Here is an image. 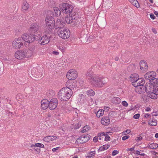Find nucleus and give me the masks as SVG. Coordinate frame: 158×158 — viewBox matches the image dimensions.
<instances>
[{"mask_svg":"<svg viewBox=\"0 0 158 158\" xmlns=\"http://www.w3.org/2000/svg\"><path fill=\"white\" fill-rule=\"evenodd\" d=\"M73 92L71 89L64 87L59 91L58 97L61 101H66L70 98Z\"/></svg>","mask_w":158,"mask_h":158,"instance_id":"f257e3e1","label":"nucleus"},{"mask_svg":"<svg viewBox=\"0 0 158 158\" xmlns=\"http://www.w3.org/2000/svg\"><path fill=\"white\" fill-rule=\"evenodd\" d=\"M57 20L56 23V25L58 28H60L58 30V34L59 36L64 39L68 38L70 36V31L68 29L62 28L63 24L61 23L60 20Z\"/></svg>","mask_w":158,"mask_h":158,"instance_id":"f03ea898","label":"nucleus"},{"mask_svg":"<svg viewBox=\"0 0 158 158\" xmlns=\"http://www.w3.org/2000/svg\"><path fill=\"white\" fill-rule=\"evenodd\" d=\"M90 82L91 85L98 87H102L108 82V79L106 77L96 76L92 79Z\"/></svg>","mask_w":158,"mask_h":158,"instance_id":"7ed1b4c3","label":"nucleus"},{"mask_svg":"<svg viewBox=\"0 0 158 158\" xmlns=\"http://www.w3.org/2000/svg\"><path fill=\"white\" fill-rule=\"evenodd\" d=\"M45 23L46 33L50 34L52 33L55 25L54 19L52 16H48L45 19Z\"/></svg>","mask_w":158,"mask_h":158,"instance_id":"20e7f679","label":"nucleus"},{"mask_svg":"<svg viewBox=\"0 0 158 158\" xmlns=\"http://www.w3.org/2000/svg\"><path fill=\"white\" fill-rule=\"evenodd\" d=\"M59 7L61 11L65 14L72 12L73 6L67 3H63L60 5Z\"/></svg>","mask_w":158,"mask_h":158,"instance_id":"39448f33","label":"nucleus"},{"mask_svg":"<svg viewBox=\"0 0 158 158\" xmlns=\"http://www.w3.org/2000/svg\"><path fill=\"white\" fill-rule=\"evenodd\" d=\"M78 19V18L75 12H72L69 14V17H66L65 18V21L67 23H76L75 20H77Z\"/></svg>","mask_w":158,"mask_h":158,"instance_id":"423d86ee","label":"nucleus"},{"mask_svg":"<svg viewBox=\"0 0 158 158\" xmlns=\"http://www.w3.org/2000/svg\"><path fill=\"white\" fill-rule=\"evenodd\" d=\"M77 77V72L74 69L70 70L66 74L67 78L70 80H74Z\"/></svg>","mask_w":158,"mask_h":158,"instance_id":"0eeeda50","label":"nucleus"},{"mask_svg":"<svg viewBox=\"0 0 158 158\" xmlns=\"http://www.w3.org/2000/svg\"><path fill=\"white\" fill-rule=\"evenodd\" d=\"M89 139L88 135H83L78 138L75 142L77 144H82L87 142Z\"/></svg>","mask_w":158,"mask_h":158,"instance_id":"6e6552de","label":"nucleus"},{"mask_svg":"<svg viewBox=\"0 0 158 158\" xmlns=\"http://www.w3.org/2000/svg\"><path fill=\"white\" fill-rule=\"evenodd\" d=\"M23 45V43L21 39L18 38L15 39L12 43V46L15 49H19Z\"/></svg>","mask_w":158,"mask_h":158,"instance_id":"1a4fd4ad","label":"nucleus"},{"mask_svg":"<svg viewBox=\"0 0 158 158\" xmlns=\"http://www.w3.org/2000/svg\"><path fill=\"white\" fill-rule=\"evenodd\" d=\"M58 101L57 98H53L49 102V109L50 110L55 109L57 106Z\"/></svg>","mask_w":158,"mask_h":158,"instance_id":"9d476101","label":"nucleus"},{"mask_svg":"<svg viewBox=\"0 0 158 158\" xmlns=\"http://www.w3.org/2000/svg\"><path fill=\"white\" fill-rule=\"evenodd\" d=\"M135 87V91L138 93L142 94L146 91V88L143 85Z\"/></svg>","mask_w":158,"mask_h":158,"instance_id":"9b49d317","label":"nucleus"},{"mask_svg":"<svg viewBox=\"0 0 158 158\" xmlns=\"http://www.w3.org/2000/svg\"><path fill=\"white\" fill-rule=\"evenodd\" d=\"M66 85L65 88L70 89H74L77 86V82L76 80L67 81L66 83Z\"/></svg>","mask_w":158,"mask_h":158,"instance_id":"f8f14e48","label":"nucleus"},{"mask_svg":"<svg viewBox=\"0 0 158 158\" xmlns=\"http://www.w3.org/2000/svg\"><path fill=\"white\" fill-rule=\"evenodd\" d=\"M156 73L154 71H152L146 73L144 75V77L146 79L150 80L156 77Z\"/></svg>","mask_w":158,"mask_h":158,"instance_id":"ddd939ff","label":"nucleus"},{"mask_svg":"<svg viewBox=\"0 0 158 158\" xmlns=\"http://www.w3.org/2000/svg\"><path fill=\"white\" fill-rule=\"evenodd\" d=\"M40 28V27L38 24L34 23L30 25L29 30L31 32L35 33L38 31Z\"/></svg>","mask_w":158,"mask_h":158,"instance_id":"4468645a","label":"nucleus"},{"mask_svg":"<svg viewBox=\"0 0 158 158\" xmlns=\"http://www.w3.org/2000/svg\"><path fill=\"white\" fill-rule=\"evenodd\" d=\"M16 58L18 59H21L24 57V54L23 50H19L16 51L15 54Z\"/></svg>","mask_w":158,"mask_h":158,"instance_id":"2eb2a0df","label":"nucleus"},{"mask_svg":"<svg viewBox=\"0 0 158 158\" xmlns=\"http://www.w3.org/2000/svg\"><path fill=\"white\" fill-rule=\"evenodd\" d=\"M50 41V37L46 35L43 36L40 40V44L44 45L48 44Z\"/></svg>","mask_w":158,"mask_h":158,"instance_id":"dca6fc26","label":"nucleus"},{"mask_svg":"<svg viewBox=\"0 0 158 158\" xmlns=\"http://www.w3.org/2000/svg\"><path fill=\"white\" fill-rule=\"evenodd\" d=\"M87 78L89 80L90 82H91L92 79L94 78L96 76L94 73L93 71L91 69H89L88 71L86 74Z\"/></svg>","mask_w":158,"mask_h":158,"instance_id":"f3484780","label":"nucleus"},{"mask_svg":"<svg viewBox=\"0 0 158 158\" xmlns=\"http://www.w3.org/2000/svg\"><path fill=\"white\" fill-rule=\"evenodd\" d=\"M41 108L43 110H45L48 106L49 107V101L46 99H44L42 100L41 102Z\"/></svg>","mask_w":158,"mask_h":158,"instance_id":"a211bd4d","label":"nucleus"},{"mask_svg":"<svg viewBox=\"0 0 158 158\" xmlns=\"http://www.w3.org/2000/svg\"><path fill=\"white\" fill-rule=\"evenodd\" d=\"M145 83L144 79L141 78H139L137 81L133 83V85L134 87H136L139 85H142Z\"/></svg>","mask_w":158,"mask_h":158,"instance_id":"6ab92c4d","label":"nucleus"},{"mask_svg":"<svg viewBox=\"0 0 158 158\" xmlns=\"http://www.w3.org/2000/svg\"><path fill=\"white\" fill-rule=\"evenodd\" d=\"M101 122L103 125L107 126L110 123V121L109 117L106 116L103 117L101 120Z\"/></svg>","mask_w":158,"mask_h":158,"instance_id":"aec40b11","label":"nucleus"},{"mask_svg":"<svg viewBox=\"0 0 158 158\" xmlns=\"http://www.w3.org/2000/svg\"><path fill=\"white\" fill-rule=\"evenodd\" d=\"M140 69L141 70L145 71L148 69V67L147 63L144 61H141L140 62Z\"/></svg>","mask_w":158,"mask_h":158,"instance_id":"412c9836","label":"nucleus"},{"mask_svg":"<svg viewBox=\"0 0 158 158\" xmlns=\"http://www.w3.org/2000/svg\"><path fill=\"white\" fill-rule=\"evenodd\" d=\"M58 136H47L45 137L43 140L44 141L47 142H48L51 141L55 140L56 139L58 138Z\"/></svg>","mask_w":158,"mask_h":158,"instance_id":"4be33fe9","label":"nucleus"},{"mask_svg":"<svg viewBox=\"0 0 158 158\" xmlns=\"http://www.w3.org/2000/svg\"><path fill=\"white\" fill-rule=\"evenodd\" d=\"M24 54V57L29 58L31 57L34 52L33 50H23Z\"/></svg>","mask_w":158,"mask_h":158,"instance_id":"5701e85b","label":"nucleus"},{"mask_svg":"<svg viewBox=\"0 0 158 158\" xmlns=\"http://www.w3.org/2000/svg\"><path fill=\"white\" fill-rule=\"evenodd\" d=\"M131 81V82L132 84L133 85V83L135 82L139 78V75L136 73L132 74L130 76Z\"/></svg>","mask_w":158,"mask_h":158,"instance_id":"b1692460","label":"nucleus"},{"mask_svg":"<svg viewBox=\"0 0 158 158\" xmlns=\"http://www.w3.org/2000/svg\"><path fill=\"white\" fill-rule=\"evenodd\" d=\"M121 99L118 97H114L112 100V102L114 104H117L120 103L121 102Z\"/></svg>","mask_w":158,"mask_h":158,"instance_id":"393cba45","label":"nucleus"},{"mask_svg":"<svg viewBox=\"0 0 158 158\" xmlns=\"http://www.w3.org/2000/svg\"><path fill=\"white\" fill-rule=\"evenodd\" d=\"M29 37L28 38L29 41H27V42L28 43H32L36 39V38L35 37L34 35L32 34H29Z\"/></svg>","mask_w":158,"mask_h":158,"instance_id":"a878e982","label":"nucleus"},{"mask_svg":"<svg viewBox=\"0 0 158 158\" xmlns=\"http://www.w3.org/2000/svg\"><path fill=\"white\" fill-rule=\"evenodd\" d=\"M53 10H54V14L56 16H58L60 15L61 11L58 7H54Z\"/></svg>","mask_w":158,"mask_h":158,"instance_id":"bb28decb","label":"nucleus"},{"mask_svg":"<svg viewBox=\"0 0 158 158\" xmlns=\"http://www.w3.org/2000/svg\"><path fill=\"white\" fill-rule=\"evenodd\" d=\"M29 7V5L26 2H23L22 6V9L25 10H27Z\"/></svg>","mask_w":158,"mask_h":158,"instance_id":"cd10ccee","label":"nucleus"},{"mask_svg":"<svg viewBox=\"0 0 158 158\" xmlns=\"http://www.w3.org/2000/svg\"><path fill=\"white\" fill-rule=\"evenodd\" d=\"M104 113V110H100L97 112L96 115L97 117H99L102 116Z\"/></svg>","mask_w":158,"mask_h":158,"instance_id":"c85d7f7f","label":"nucleus"},{"mask_svg":"<svg viewBox=\"0 0 158 158\" xmlns=\"http://www.w3.org/2000/svg\"><path fill=\"white\" fill-rule=\"evenodd\" d=\"M157 94L153 91L150 93L149 97L152 99H156L157 97Z\"/></svg>","mask_w":158,"mask_h":158,"instance_id":"c756f323","label":"nucleus"},{"mask_svg":"<svg viewBox=\"0 0 158 158\" xmlns=\"http://www.w3.org/2000/svg\"><path fill=\"white\" fill-rule=\"evenodd\" d=\"M38 69L36 68H33L31 70V73L32 75H35V74L38 76H39L40 75L39 74V73L38 72Z\"/></svg>","mask_w":158,"mask_h":158,"instance_id":"7c9ffc66","label":"nucleus"},{"mask_svg":"<svg viewBox=\"0 0 158 158\" xmlns=\"http://www.w3.org/2000/svg\"><path fill=\"white\" fill-rule=\"evenodd\" d=\"M29 37V34H24L22 35V38L26 42L29 41L28 38Z\"/></svg>","mask_w":158,"mask_h":158,"instance_id":"2f4dec72","label":"nucleus"},{"mask_svg":"<svg viewBox=\"0 0 158 158\" xmlns=\"http://www.w3.org/2000/svg\"><path fill=\"white\" fill-rule=\"evenodd\" d=\"M158 147V144L156 143L151 144L148 146V148L152 149H155Z\"/></svg>","mask_w":158,"mask_h":158,"instance_id":"473e14b6","label":"nucleus"},{"mask_svg":"<svg viewBox=\"0 0 158 158\" xmlns=\"http://www.w3.org/2000/svg\"><path fill=\"white\" fill-rule=\"evenodd\" d=\"M90 129V127L87 125L85 126L82 130V133L86 132L89 131Z\"/></svg>","mask_w":158,"mask_h":158,"instance_id":"72a5a7b5","label":"nucleus"},{"mask_svg":"<svg viewBox=\"0 0 158 158\" xmlns=\"http://www.w3.org/2000/svg\"><path fill=\"white\" fill-rule=\"evenodd\" d=\"M87 94L89 96H92L94 95L95 92L93 90L90 89L87 91Z\"/></svg>","mask_w":158,"mask_h":158,"instance_id":"f704fd0d","label":"nucleus"},{"mask_svg":"<svg viewBox=\"0 0 158 158\" xmlns=\"http://www.w3.org/2000/svg\"><path fill=\"white\" fill-rule=\"evenodd\" d=\"M149 124L152 126H156L157 124V123L156 120L153 121L152 120H150L148 123Z\"/></svg>","mask_w":158,"mask_h":158,"instance_id":"c9c22d12","label":"nucleus"},{"mask_svg":"<svg viewBox=\"0 0 158 158\" xmlns=\"http://www.w3.org/2000/svg\"><path fill=\"white\" fill-rule=\"evenodd\" d=\"M31 147L32 149H34L36 151L38 152L39 153L40 152V148H37V147H36V146L35 145V144H32V145Z\"/></svg>","mask_w":158,"mask_h":158,"instance_id":"e433bc0d","label":"nucleus"},{"mask_svg":"<svg viewBox=\"0 0 158 158\" xmlns=\"http://www.w3.org/2000/svg\"><path fill=\"white\" fill-rule=\"evenodd\" d=\"M158 78H154L152 79L151 80H150V81L151 83H156V84H158Z\"/></svg>","mask_w":158,"mask_h":158,"instance_id":"4c0bfd02","label":"nucleus"},{"mask_svg":"<svg viewBox=\"0 0 158 158\" xmlns=\"http://www.w3.org/2000/svg\"><path fill=\"white\" fill-rule=\"evenodd\" d=\"M47 94L49 96H52L54 95V92L52 90H49L47 92Z\"/></svg>","mask_w":158,"mask_h":158,"instance_id":"58836bf2","label":"nucleus"},{"mask_svg":"<svg viewBox=\"0 0 158 158\" xmlns=\"http://www.w3.org/2000/svg\"><path fill=\"white\" fill-rule=\"evenodd\" d=\"M153 91L158 94V85L153 87Z\"/></svg>","mask_w":158,"mask_h":158,"instance_id":"ea45409f","label":"nucleus"},{"mask_svg":"<svg viewBox=\"0 0 158 158\" xmlns=\"http://www.w3.org/2000/svg\"><path fill=\"white\" fill-rule=\"evenodd\" d=\"M116 114L115 111H111L110 112L109 116L110 117H113L116 115Z\"/></svg>","mask_w":158,"mask_h":158,"instance_id":"a19ab883","label":"nucleus"},{"mask_svg":"<svg viewBox=\"0 0 158 158\" xmlns=\"http://www.w3.org/2000/svg\"><path fill=\"white\" fill-rule=\"evenodd\" d=\"M141 134L137 136V137L136 138L135 140L137 141H139L141 140L142 139V137L141 136Z\"/></svg>","mask_w":158,"mask_h":158,"instance_id":"79ce46f5","label":"nucleus"},{"mask_svg":"<svg viewBox=\"0 0 158 158\" xmlns=\"http://www.w3.org/2000/svg\"><path fill=\"white\" fill-rule=\"evenodd\" d=\"M35 144L36 147H39L41 148H44V145L42 143H37Z\"/></svg>","mask_w":158,"mask_h":158,"instance_id":"37998d69","label":"nucleus"},{"mask_svg":"<svg viewBox=\"0 0 158 158\" xmlns=\"http://www.w3.org/2000/svg\"><path fill=\"white\" fill-rule=\"evenodd\" d=\"M95 154V152L94 151H92L89 152V154L88 155V156L89 157H91L94 155Z\"/></svg>","mask_w":158,"mask_h":158,"instance_id":"c03bdc74","label":"nucleus"},{"mask_svg":"<svg viewBox=\"0 0 158 158\" xmlns=\"http://www.w3.org/2000/svg\"><path fill=\"white\" fill-rule=\"evenodd\" d=\"M129 1L132 3L133 4H135V6L137 7V5H136V3L137 2V0H129Z\"/></svg>","mask_w":158,"mask_h":158,"instance_id":"a18cd8bd","label":"nucleus"},{"mask_svg":"<svg viewBox=\"0 0 158 158\" xmlns=\"http://www.w3.org/2000/svg\"><path fill=\"white\" fill-rule=\"evenodd\" d=\"M131 132V131L130 130L127 129L125 131H124L123 132V135H126L127 134H129Z\"/></svg>","mask_w":158,"mask_h":158,"instance_id":"49530a36","label":"nucleus"},{"mask_svg":"<svg viewBox=\"0 0 158 158\" xmlns=\"http://www.w3.org/2000/svg\"><path fill=\"white\" fill-rule=\"evenodd\" d=\"M119 152L117 150H114L112 152V155L113 156H115L116 154L118 153Z\"/></svg>","mask_w":158,"mask_h":158,"instance_id":"de8ad7c7","label":"nucleus"},{"mask_svg":"<svg viewBox=\"0 0 158 158\" xmlns=\"http://www.w3.org/2000/svg\"><path fill=\"white\" fill-rule=\"evenodd\" d=\"M122 104L124 106L127 107L128 106V104L126 101H123L122 102Z\"/></svg>","mask_w":158,"mask_h":158,"instance_id":"09e8293b","label":"nucleus"},{"mask_svg":"<svg viewBox=\"0 0 158 158\" xmlns=\"http://www.w3.org/2000/svg\"><path fill=\"white\" fill-rule=\"evenodd\" d=\"M140 116V114H136L134 115L133 118L135 119H137L139 118Z\"/></svg>","mask_w":158,"mask_h":158,"instance_id":"8fccbe9b","label":"nucleus"},{"mask_svg":"<svg viewBox=\"0 0 158 158\" xmlns=\"http://www.w3.org/2000/svg\"><path fill=\"white\" fill-rule=\"evenodd\" d=\"M105 135V133L104 132H102L101 133H99L98 135V137H103Z\"/></svg>","mask_w":158,"mask_h":158,"instance_id":"3c124183","label":"nucleus"},{"mask_svg":"<svg viewBox=\"0 0 158 158\" xmlns=\"http://www.w3.org/2000/svg\"><path fill=\"white\" fill-rule=\"evenodd\" d=\"M130 136L129 135H125L123 136L122 137V140H125L126 139H128L129 138Z\"/></svg>","mask_w":158,"mask_h":158,"instance_id":"603ef678","label":"nucleus"},{"mask_svg":"<svg viewBox=\"0 0 158 158\" xmlns=\"http://www.w3.org/2000/svg\"><path fill=\"white\" fill-rule=\"evenodd\" d=\"M103 146L104 147V150L107 149L110 147V146L108 144L104 145H103Z\"/></svg>","mask_w":158,"mask_h":158,"instance_id":"864d4df0","label":"nucleus"},{"mask_svg":"<svg viewBox=\"0 0 158 158\" xmlns=\"http://www.w3.org/2000/svg\"><path fill=\"white\" fill-rule=\"evenodd\" d=\"M110 138L109 136L107 135L105 138V140L106 141H109L110 140Z\"/></svg>","mask_w":158,"mask_h":158,"instance_id":"5fc2aeb1","label":"nucleus"},{"mask_svg":"<svg viewBox=\"0 0 158 158\" xmlns=\"http://www.w3.org/2000/svg\"><path fill=\"white\" fill-rule=\"evenodd\" d=\"M98 136H95L94 138V139H93L94 141V142H97L98 141Z\"/></svg>","mask_w":158,"mask_h":158,"instance_id":"6e6d98bb","label":"nucleus"},{"mask_svg":"<svg viewBox=\"0 0 158 158\" xmlns=\"http://www.w3.org/2000/svg\"><path fill=\"white\" fill-rule=\"evenodd\" d=\"M150 17L152 19H155V16L153 14H150Z\"/></svg>","mask_w":158,"mask_h":158,"instance_id":"4d7b16f0","label":"nucleus"},{"mask_svg":"<svg viewBox=\"0 0 158 158\" xmlns=\"http://www.w3.org/2000/svg\"><path fill=\"white\" fill-rule=\"evenodd\" d=\"M134 147L132 148H127V151H130L132 152L133 151H134Z\"/></svg>","mask_w":158,"mask_h":158,"instance_id":"13d9d810","label":"nucleus"},{"mask_svg":"<svg viewBox=\"0 0 158 158\" xmlns=\"http://www.w3.org/2000/svg\"><path fill=\"white\" fill-rule=\"evenodd\" d=\"M98 151H103L104 150H105L104 149V147H103V146H101L100 148H99V149L98 150Z\"/></svg>","mask_w":158,"mask_h":158,"instance_id":"bf43d9fd","label":"nucleus"},{"mask_svg":"<svg viewBox=\"0 0 158 158\" xmlns=\"http://www.w3.org/2000/svg\"><path fill=\"white\" fill-rule=\"evenodd\" d=\"M152 31L154 33L156 34L157 33L156 31L155 28H152Z\"/></svg>","mask_w":158,"mask_h":158,"instance_id":"052dcab7","label":"nucleus"},{"mask_svg":"<svg viewBox=\"0 0 158 158\" xmlns=\"http://www.w3.org/2000/svg\"><path fill=\"white\" fill-rule=\"evenodd\" d=\"M52 53L53 54L55 55H58L59 54V52H56V51H53L52 52Z\"/></svg>","mask_w":158,"mask_h":158,"instance_id":"680f3d73","label":"nucleus"},{"mask_svg":"<svg viewBox=\"0 0 158 158\" xmlns=\"http://www.w3.org/2000/svg\"><path fill=\"white\" fill-rule=\"evenodd\" d=\"M109 108L108 107L105 106L104 107V110H106V111H108L109 110Z\"/></svg>","mask_w":158,"mask_h":158,"instance_id":"e2e57ef3","label":"nucleus"},{"mask_svg":"<svg viewBox=\"0 0 158 158\" xmlns=\"http://www.w3.org/2000/svg\"><path fill=\"white\" fill-rule=\"evenodd\" d=\"M150 115V114H146L144 115V118H147V117H149Z\"/></svg>","mask_w":158,"mask_h":158,"instance_id":"0e129e2a","label":"nucleus"},{"mask_svg":"<svg viewBox=\"0 0 158 158\" xmlns=\"http://www.w3.org/2000/svg\"><path fill=\"white\" fill-rule=\"evenodd\" d=\"M151 110V108L149 107H147L145 109V111H149Z\"/></svg>","mask_w":158,"mask_h":158,"instance_id":"69168bd1","label":"nucleus"},{"mask_svg":"<svg viewBox=\"0 0 158 158\" xmlns=\"http://www.w3.org/2000/svg\"><path fill=\"white\" fill-rule=\"evenodd\" d=\"M154 14L155 15H156V16L158 17V12L156 11H155L154 12Z\"/></svg>","mask_w":158,"mask_h":158,"instance_id":"338daca9","label":"nucleus"},{"mask_svg":"<svg viewBox=\"0 0 158 158\" xmlns=\"http://www.w3.org/2000/svg\"><path fill=\"white\" fill-rule=\"evenodd\" d=\"M136 155H140V152L139 151H137L136 152Z\"/></svg>","mask_w":158,"mask_h":158,"instance_id":"774afa93","label":"nucleus"}]
</instances>
